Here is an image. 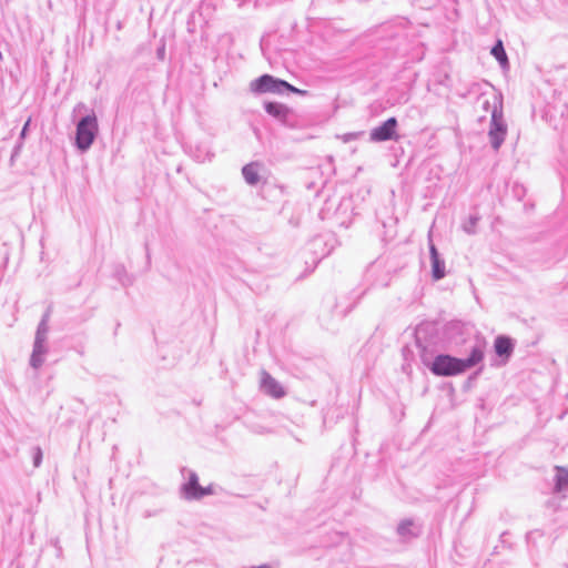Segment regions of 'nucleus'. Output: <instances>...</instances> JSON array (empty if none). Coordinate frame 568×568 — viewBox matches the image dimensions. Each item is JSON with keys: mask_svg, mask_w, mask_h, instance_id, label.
Returning a JSON list of instances; mask_svg holds the SVG:
<instances>
[{"mask_svg": "<svg viewBox=\"0 0 568 568\" xmlns=\"http://www.w3.org/2000/svg\"><path fill=\"white\" fill-rule=\"evenodd\" d=\"M397 120L389 118L382 125L375 128L371 132V140L375 142H382L386 140H397L398 134L396 132Z\"/></svg>", "mask_w": 568, "mask_h": 568, "instance_id": "4", "label": "nucleus"}, {"mask_svg": "<svg viewBox=\"0 0 568 568\" xmlns=\"http://www.w3.org/2000/svg\"><path fill=\"white\" fill-rule=\"evenodd\" d=\"M506 135V126L503 123L501 114L496 112L491 115V125L489 130V138L494 149H498L504 142Z\"/></svg>", "mask_w": 568, "mask_h": 568, "instance_id": "5", "label": "nucleus"}, {"mask_svg": "<svg viewBox=\"0 0 568 568\" xmlns=\"http://www.w3.org/2000/svg\"><path fill=\"white\" fill-rule=\"evenodd\" d=\"M244 179L250 184H256L260 180V168L255 163L245 165L242 170Z\"/></svg>", "mask_w": 568, "mask_h": 568, "instance_id": "11", "label": "nucleus"}, {"mask_svg": "<svg viewBox=\"0 0 568 568\" xmlns=\"http://www.w3.org/2000/svg\"><path fill=\"white\" fill-rule=\"evenodd\" d=\"M283 88L293 93L306 94V91L300 90V89L291 85L286 81L275 79L268 74H264L251 83L252 91H254L256 93H266V92L281 93Z\"/></svg>", "mask_w": 568, "mask_h": 568, "instance_id": "2", "label": "nucleus"}, {"mask_svg": "<svg viewBox=\"0 0 568 568\" xmlns=\"http://www.w3.org/2000/svg\"><path fill=\"white\" fill-rule=\"evenodd\" d=\"M262 386L268 395L275 398H280L284 395L282 386L271 376L263 378Z\"/></svg>", "mask_w": 568, "mask_h": 568, "instance_id": "8", "label": "nucleus"}, {"mask_svg": "<svg viewBox=\"0 0 568 568\" xmlns=\"http://www.w3.org/2000/svg\"><path fill=\"white\" fill-rule=\"evenodd\" d=\"M0 60H2V53L0 52Z\"/></svg>", "mask_w": 568, "mask_h": 568, "instance_id": "15", "label": "nucleus"}, {"mask_svg": "<svg viewBox=\"0 0 568 568\" xmlns=\"http://www.w3.org/2000/svg\"><path fill=\"white\" fill-rule=\"evenodd\" d=\"M98 131L95 116L83 118L77 126L75 142L80 150H87L93 142Z\"/></svg>", "mask_w": 568, "mask_h": 568, "instance_id": "3", "label": "nucleus"}, {"mask_svg": "<svg viewBox=\"0 0 568 568\" xmlns=\"http://www.w3.org/2000/svg\"><path fill=\"white\" fill-rule=\"evenodd\" d=\"M484 358V352L481 348H474L470 356L466 359L452 357L449 355L437 356L432 365V372L438 376H450L460 374L478 363Z\"/></svg>", "mask_w": 568, "mask_h": 568, "instance_id": "1", "label": "nucleus"}, {"mask_svg": "<svg viewBox=\"0 0 568 568\" xmlns=\"http://www.w3.org/2000/svg\"><path fill=\"white\" fill-rule=\"evenodd\" d=\"M491 54L499 61L501 65H507L508 59L500 40L491 49Z\"/></svg>", "mask_w": 568, "mask_h": 568, "instance_id": "12", "label": "nucleus"}, {"mask_svg": "<svg viewBox=\"0 0 568 568\" xmlns=\"http://www.w3.org/2000/svg\"><path fill=\"white\" fill-rule=\"evenodd\" d=\"M495 351L499 356H509L513 352L511 339L506 336H498L495 339Z\"/></svg>", "mask_w": 568, "mask_h": 568, "instance_id": "9", "label": "nucleus"}, {"mask_svg": "<svg viewBox=\"0 0 568 568\" xmlns=\"http://www.w3.org/2000/svg\"><path fill=\"white\" fill-rule=\"evenodd\" d=\"M432 255V272L434 280H440L445 276V266L444 263L439 260L437 250L435 246L430 247Z\"/></svg>", "mask_w": 568, "mask_h": 568, "instance_id": "7", "label": "nucleus"}, {"mask_svg": "<svg viewBox=\"0 0 568 568\" xmlns=\"http://www.w3.org/2000/svg\"><path fill=\"white\" fill-rule=\"evenodd\" d=\"M184 494L187 498H201L204 495L212 493L211 488H203L199 485L197 477L192 474L189 478L187 484L183 488Z\"/></svg>", "mask_w": 568, "mask_h": 568, "instance_id": "6", "label": "nucleus"}, {"mask_svg": "<svg viewBox=\"0 0 568 568\" xmlns=\"http://www.w3.org/2000/svg\"><path fill=\"white\" fill-rule=\"evenodd\" d=\"M265 110L268 114H271L274 118L285 120L288 114V109L281 104L275 102H268L265 104Z\"/></svg>", "mask_w": 568, "mask_h": 568, "instance_id": "10", "label": "nucleus"}, {"mask_svg": "<svg viewBox=\"0 0 568 568\" xmlns=\"http://www.w3.org/2000/svg\"><path fill=\"white\" fill-rule=\"evenodd\" d=\"M568 485V471L562 469V468H558L557 470V487L559 489L566 487Z\"/></svg>", "mask_w": 568, "mask_h": 568, "instance_id": "13", "label": "nucleus"}, {"mask_svg": "<svg viewBox=\"0 0 568 568\" xmlns=\"http://www.w3.org/2000/svg\"><path fill=\"white\" fill-rule=\"evenodd\" d=\"M29 123H30V120H28V121L26 122V125H24V128H23V130H22V134H24V132H26L27 126L29 125Z\"/></svg>", "mask_w": 568, "mask_h": 568, "instance_id": "14", "label": "nucleus"}]
</instances>
